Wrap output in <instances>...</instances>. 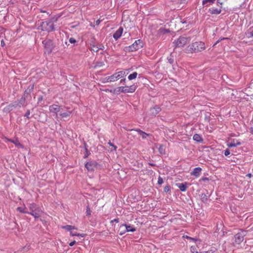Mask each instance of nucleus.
Listing matches in <instances>:
<instances>
[{
	"mask_svg": "<svg viewBox=\"0 0 253 253\" xmlns=\"http://www.w3.org/2000/svg\"><path fill=\"white\" fill-rule=\"evenodd\" d=\"M205 49V43L202 42H196L189 45L187 49L188 53H197L203 51Z\"/></svg>",
	"mask_w": 253,
	"mask_h": 253,
	"instance_id": "f257e3e1",
	"label": "nucleus"
},
{
	"mask_svg": "<svg viewBox=\"0 0 253 253\" xmlns=\"http://www.w3.org/2000/svg\"><path fill=\"white\" fill-rule=\"evenodd\" d=\"M57 18H54L46 21L42 22L41 24V27L42 31H45L50 32L54 30V25L53 21H56Z\"/></svg>",
	"mask_w": 253,
	"mask_h": 253,
	"instance_id": "f03ea898",
	"label": "nucleus"
},
{
	"mask_svg": "<svg viewBox=\"0 0 253 253\" xmlns=\"http://www.w3.org/2000/svg\"><path fill=\"white\" fill-rule=\"evenodd\" d=\"M29 209L30 212H29L28 214L33 215L35 219H38L41 214L42 213L41 208L35 203L31 204L29 206Z\"/></svg>",
	"mask_w": 253,
	"mask_h": 253,
	"instance_id": "7ed1b4c3",
	"label": "nucleus"
},
{
	"mask_svg": "<svg viewBox=\"0 0 253 253\" xmlns=\"http://www.w3.org/2000/svg\"><path fill=\"white\" fill-rule=\"evenodd\" d=\"M126 85L125 86H120L114 90L115 92H122L126 93H132L134 92L136 88V86L134 84H130L125 82Z\"/></svg>",
	"mask_w": 253,
	"mask_h": 253,
	"instance_id": "20e7f679",
	"label": "nucleus"
},
{
	"mask_svg": "<svg viewBox=\"0 0 253 253\" xmlns=\"http://www.w3.org/2000/svg\"><path fill=\"white\" fill-rule=\"evenodd\" d=\"M190 41V39L184 36H180L176 40H175L173 43L175 47H182L188 43Z\"/></svg>",
	"mask_w": 253,
	"mask_h": 253,
	"instance_id": "39448f33",
	"label": "nucleus"
},
{
	"mask_svg": "<svg viewBox=\"0 0 253 253\" xmlns=\"http://www.w3.org/2000/svg\"><path fill=\"white\" fill-rule=\"evenodd\" d=\"M246 231H242L235 236V243L236 244H240L244 240V237L246 235Z\"/></svg>",
	"mask_w": 253,
	"mask_h": 253,
	"instance_id": "423d86ee",
	"label": "nucleus"
},
{
	"mask_svg": "<svg viewBox=\"0 0 253 253\" xmlns=\"http://www.w3.org/2000/svg\"><path fill=\"white\" fill-rule=\"evenodd\" d=\"M143 46V43L142 41L138 40L135 41V42L129 46L130 49L133 51L137 50Z\"/></svg>",
	"mask_w": 253,
	"mask_h": 253,
	"instance_id": "0eeeda50",
	"label": "nucleus"
},
{
	"mask_svg": "<svg viewBox=\"0 0 253 253\" xmlns=\"http://www.w3.org/2000/svg\"><path fill=\"white\" fill-rule=\"evenodd\" d=\"M128 73L127 70L121 71L114 74L112 77L117 79H121L122 78L125 79Z\"/></svg>",
	"mask_w": 253,
	"mask_h": 253,
	"instance_id": "6e6552de",
	"label": "nucleus"
},
{
	"mask_svg": "<svg viewBox=\"0 0 253 253\" xmlns=\"http://www.w3.org/2000/svg\"><path fill=\"white\" fill-rule=\"evenodd\" d=\"M98 164L94 161H91L87 162L85 165V167L88 171H92L94 168L97 167Z\"/></svg>",
	"mask_w": 253,
	"mask_h": 253,
	"instance_id": "1a4fd4ad",
	"label": "nucleus"
},
{
	"mask_svg": "<svg viewBox=\"0 0 253 253\" xmlns=\"http://www.w3.org/2000/svg\"><path fill=\"white\" fill-rule=\"evenodd\" d=\"M61 110V106L56 104H53L49 107V110L51 113H54L56 115Z\"/></svg>",
	"mask_w": 253,
	"mask_h": 253,
	"instance_id": "9d476101",
	"label": "nucleus"
},
{
	"mask_svg": "<svg viewBox=\"0 0 253 253\" xmlns=\"http://www.w3.org/2000/svg\"><path fill=\"white\" fill-rule=\"evenodd\" d=\"M42 43L44 44L45 47L48 50L51 51L53 47V45L52 41L50 40H45L43 41Z\"/></svg>",
	"mask_w": 253,
	"mask_h": 253,
	"instance_id": "9b49d317",
	"label": "nucleus"
},
{
	"mask_svg": "<svg viewBox=\"0 0 253 253\" xmlns=\"http://www.w3.org/2000/svg\"><path fill=\"white\" fill-rule=\"evenodd\" d=\"M241 145V143L239 141L235 139L231 140V142H228L227 143V146L228 147H235Z\"/></svg>",
	"mask_w": 253,
	"mask_h": 253,
	"instance_id": "f8f14e48",
	"label": "nucleus"
},
{
	"mask_svg": "<svg viewBox=\"0 0 253 253\" xmlns=\"http://www.w3.org/2000/svg\"><path fill=\"white\" fill-rule=\"evenodd\" d=\"M202 169L200 167L195 168L193 169V171L191 172V175L194 176L196 177H198L201 175Z\"/></svg>",
	"mask_w": 253,
	"mask_h": 253,
	"instance_id": "ddd939ff",
	"label": "nucleus"
},
{
	"mask_svg": "<svg viewBox=\"0 0 253 253\" xmlns=\"http://www.w3.org/2000/svg\"><path fill=\"white\" fill-rule=\"evenodd\" d=\"M176 186L179 188L182 192H185L188 188V183L187 182L176 183Z\"/></svg>",
	"mask_w": 253,
	"mask_h": 253,
	"instance_id": "4468645a",
	"label": "nucleus"
},
{
	"mask_svg": "<svg viewBox=\"0 0 253 253\" xmlns=\"http://www.w3.org/2000/svg\"><path fill=\"white\" fill-rule=\"evenodd\" d=\"M123 32V29L122 27H120L118 29V30L114 34L113 38L115 40H118L122 35Z\"/></svg>",
	"mask_w": 253,
	"mask_h": 253,
	"instance_id": "2eb2a0df",
	"label": "nucleus"
},
{
	"mask_svg": "<svg viewBox=\"0 0 253 253\" xmlns=\"http://www.w3.org/2000/svg\"><path fill=\"white\" fill-rule=\"evenodd\" d=\"M161 111V108L159 106H155L154 107L151 108L150 109L151 113L154 115L156 116Z\"/></svg>",
	"mask_w": 253,
	"mask_h": 253,
	"instance_id": "dca6fc26",
	"label": "nucleus"
},
{
	"mask_svg": "<svg viewBox=\"0 0 253 253\" xmlns=\"http://www.w3.org/2000/svg\"><path fill=\"white\" fill-rule=\"evenodd\" d=\"M121 227H125L126 232H134L136 231V229L135 227H133L131 225H123Z\"/></svg>",
	"mask_w": 253,
	"mask_h": 253,
	"instance_id": "f3484780",
	"label": "nucleus"
},
{
	"mask_svg": "<svg viewBox=\"0 0 253 253\" xmlns=\"http://www.w3.org/2000/svg\"><path fill=\"white\" fill-rule=\"evenodd\" d=\"M13 107H14V108H21V107L20 106V105H19V104L18 103V101H16L13 102L12 103H11V104H10L8 105V108L9 109H11V110L12 109Z\"/></svg>",
	"mask_w": 253,
	"mask_h": 253,
	"instance_id": "a211bd4d",
	"label": "nucleus"
},
{
	"mask_svg": "<svg viewBox=\"0 0 253 253\" xmlns=\"http://www.w3.org/2000/svg\"><path fill=\"white\" fill-rule=\"evenodd\" d=\"M135 130L138 132L139 134L142 137L143 139H145L147 136H149V134L139 129H136Z\"/></svg>",
	"mask_w": 253,
	"mask_h": 253,
	"instance_id": "6ab92c4d",
	"label": "nucleus"
},
{
	"mask_svg": "<svg viewBox=\"0 0 253 253\" xmlns=\"http://www.w3.org/2000/svg\"><path fill=\"white\" fill-rule=\"evenodd\" d=\"M26 100L27 99L26 98L22 96L19 100H18L19 105H20L21 107L26 106L27 105Z\"/></svg>",
	"mask_w": 253,
	"mask_h": 253,
	"instance_id": "aec40b11",
	"label": "nucleus"
},
{
	"mask_svg": "<svg viewBox=\"0 0 253 253\" xmlns=\"http://www.w3.org/2000/svg\"><path fill=\"white\" fill-rule=\"evenodd\" d=\"M190 251L192 253H211L210 251H205V252L199 253L197 250L196 247L194 246L191 247Z\"/></svg>",
	"mask_w": 253,
	"mask_h": 253,
	"instance_id": "412c9836",
	"label": "nucleus"
},
{
	"mask_svg": "<svg viewBox=\"0 0 253 253\" xmlns=\"http://www.w3.org/2000/svg\"><path fill=\"white\" fill-rule=\"evenodd\" d=\"M211 13L212 14H219L221 13V10L220 9L215 8H211L210 9Z\"/></svg>",
	"mask_w": 253,
	"mask_h": 253,
	"instance_id": "4be33fe9",
	"label": "nucleus"
},
{
	"mask_svg": "<svg viewBox=\"0 0 253 253\" xmlns=\"http://www.w3.org/2000/svg\"><path fill=\"white\" fill-rule=\"evenodd\" d=\"M9 141L10 142H11L12 143H14L15 144V145L18 147H21V148L23 147V145L20 143L19 141L17 139L15 140L10 139V140H9Z\"/></svg>",
	"mask_w": 253,
	"mask_h": 253,
	"instance_id": "5701e85b",
	"label": "nucleus"
},
{
	"mask_svg": "<svg viewBox=\"0 0 253 253\" xmlns=\"http://www.w3.org/2000/svg\"><path fill=\"white\" fill-rule=\"evenodd\" d=\"M194 140L197 142H202L203 141V139L202 137L198 134H195L193 137Z\"/></svg>",
	"mask_w": 253,
	"mask_h": 253,
	"instance_id": "b1692460",
	"label": "nucleus"
},
{
	"mask_svg": "<svg viewBox=\"0 0 253 253\" xmlns=\"http://www.w3.org/2000/svg\"><path fill=\"white\" fill-rule=\"evenodd\" d=\"M215 0H203L202 4L203 5L208 6V3L209 4H213L215 2Z\"/></svg>",
	"mask_w": 253,
	"mask_h": 253,
	"instance_id": "393cba45",
	"label": "nucleus"
},
{
	"mask_svg": "<svg viewBox=\"0 0 253 253\" xmlns=\"http://www.w3.org/2000/svg\"><path fill=\"white\" fill-rule=\"evenodd\" d=\"M62 228L63 229H64L66 230L67 231H70V232L71 231V230L72 229H76L75 226H72V225H65V226H63L62 227Z\"/></svg>",
	"mask_w": 253,
	"mask_h": 253,
	"instance_id": "a878e982",
	"label": "nucleus"
},
{
	"mask_svg": "<svg viewBox=\"0 0 253 253\" xmlns=\"http://www.w3.org/2000/svg\"><path fill=\"white\" fill-rule=\"evenodd\" d=\"M22 96L26 98L27 100L31 99V93L26 90L24 91V93Z\"/></svg>",
	"mask_w": 253,
	"mask_h": 253,
	"instance_id": "bb28decb",
	"label": "nucleus"
},
{
	"mask_svg": "<svg viewBox=\"0 0 253 253\" xmlns=\"http://www.w3.org/2000/svg\"><path fill=\"white\" fill-rule=\"evenodd\" d=\"M71 114V111H67L66 112L62 113L60 114L62 118H66L69 117Z\"/></svg>",
	"mask_w": 253,
	"mask_h": 253,
	"instance_id": "cd10ccee",
	"label": "nucleus"
},
{
	"mask_svg": "<svg viewBox=\"0 0 253 253\" xmlns=\"http://www.w3.org/2000/svg\"><path fill=\"white\" fill-rule=\"evenodd\" d=\"M34 88V84H30L29 86L27 87V88L25 90L27 91L28 92H30V93L32 92Z\"/></svg>",
	"mask_w": 253,
	"mask_h": 253,
	"instance_id": "c85d7f7f",
	"label": "nucleus"
},
{
	"mask_svg": "<svg viewBox=\"0 0 253 253\" xmlns=\"http://www.w3.org/2000/svg\"><path fill=\"white\" fill-rule=\"evenodd\" d=\"M137 73L136 72H133L128 76V79H135L137 78Z\"/></svg>",
	"mask_w": 253,
	"mask_h": 253,
	"instance_id": "c756f323",
	"label": "nucleus"
},
{
	"mask_svg": "<svg viewBox=\"0 0 253 253\" xmlns=\"http://www.w3.org/2000/svg\"><path fill=\"white\" fill-rule=\"evenodd\" d=\"M17 210L22 213H28L29 212L28 211L25 210V208H23L22 207H18L17 208Z\"/></svg>",
	"mask_w": 253,
	"mask_h": 253,
	"instance_id": "7c9ffc66",
	"label": "nucleus"
},
{
	"mask_svg": "<svg viewBox=\"0 0 253 253\" xmlns=\"http://www.w3.org/2000/svg\"><path fill=\"white\" fill-rule=\"evenodd\" d=\"M70 235L72 236H81L83 237H84V234H81L78 233L77 232H73L72 231L70 232Z\"/></svg>",
	"mask_w": 253,
	"mask_h": 253,
	"instance_id": "2f4dec72",
	"label": "nucleus"
},
{
	"mask_svg": "<svg viewBox=\"0 0 253 253\" xmlns=\"http://www.w3.org/2000/svg\"><path fill=\"white\" fill-rule=\"evenodd\" d=\"M30 248V245L29 244H27L25 247H23L20 251L21 252L23 251H25V252H27Z\"/></svg>",
	"mask_w": 253,
	"mask_h": 253,
	"instance_id": "473e14b6",
	"label": "nucleus"
},
{
	"mask_svg": "<svg viewBox=\"0 0 253 253\" xmlns=\"http://www.w3.org/2000/svg\"><path fill=\"white\" fill-rule=\"evenodd\" d=\"M248 34L249 37H253V29H250Z\"/></svg>",
	"mask_w": 253,
	"mask_h": 253,
	"instance_id": "72a5a7b5",
	"label": "nucleus"
},
{
	"mask_svg": "<svg viewBox=\"0 0 253 253\" xmlns=\"http://www.w3.org/2000/svg\"><path fill=\"white\" fill-rule=\"evenodd\" d=\"M163 179L161 176H159L158 178V184L159 185H162L163 183Z\"/></svg>",
	"mask_w": 253,
	"mask_h": 253,
	"instance_id": "f704fd0d",
	"label": "nucleus"
},
{
	"mask_svg": "<svg viewBox=\"0 0 253 253\" xmlns=\"http://www.w3.org/2000/svg\"><path fill=\"white\" fill-rule=\"evenodd\" d=\"M103 63L102 62H97L95 65L94 66V68H96L97 67H100L103 66Z\"/></svg>",
	"mask_w": 253,
	"mask_h": 253,
	"instance_id": "c9c22d12",
	"label": "nucleus"
},
{
	"mask_svg": "<svg viewBox=\"0 0 253 253\" xmlns=\"http://www.w3.org/2000/svg\"><path fill=\"white\" fill-rule=\"evenodd\" d=\"M30 110H27L24 116L26 117L27 119H30Z\"/></svg>",
	"mask_w": 253,
	"mask_h": 253,
	"instance_id": "e433bc0d",
	"label": "nucleus"
},
{
	"mask_svg": "<svg viewBox=\"0 0 253 253\" xmlns=\"http://www.w3.org/2000/svg\"><path fill=\"white\" fill-rule=\"evenodd\" d=\"M69 42L71 43H75L76 42H77V41L73 38H70L69 40Z\"/></svg>",
	"mask_w": 253,
	"mask_h": 253,
	"instance_id": "4c0bfd02",
	"label": "nucleus"
},
{
	"mask_svg": "<svg viewBox=\"0 0 253 253\" xmlns=\"http://www.w3.org/2000/svg\"><path fill=\"white\" fill-rule=\"evenodd\" d=\"M90 154V153L88 151V150L87 151H85V154L84 156V159L87 158Z\"/></svg>",
	"mask_w": 253,
	"mask_h": 253,
	"instance_id": "58836bf2",
	"label": "nucleus"
},
{
	"mask_svg": "<svg viewBox=\"0 0 253 253\" xmlns=\"http://www.w3.org/2000/svg\"><path fill=\"white\" fill-rule=\"evenodd\" d=\"M91 212V211H90L89 207L87 206V207H86V215H90Z\"/></svg>",
	"mask_w": 253,
	"mask_h": 253,
	"instance_id": "ea45409f",
	"label": "nucleus"
},
{
	"mask_svg": "<svg viewBox=\"0 0 253 253\" xmlns=\"http://www.w3.org/2000/svg\"><path fill=\"white\" fill-rule=\"evenodd\" d=\"M164 190L165 192H168L170 191V187L169 186H166L164 187Z\"/></svg>",
	"mask_w": 253,
	"mask_h": 253,
	"instance_id": "a19ab883",
	"label": "nucleus"
},
{
	"mask_svg": "<svg viewBox=\"0 0 253 253\" xmlns=\"http://www.w3.org/2000/svg\"><path fill=\"white\" fill-rule=\"evenodd\" d=\"M230 151H229V150L228 149H226L224 151V155H225V156H227L229 155H230Z\"/></svg>",
	"mask_w": 253,
	"mask_h": 253,
	"instance_id": "79ce46f5",
	"label": "nucleus"
},
{
	"mask_svg": "<svg viewBox=\"0 0 253 253\" xmlns=\"http://www.w3.org/2000/svg\"><path fill=\"white\" fill-rule=\"evenodd\" d=\"M227 0H217V2L222 5Z\"/></svg>",
	"mask_w": 253,
	"mask_h": 253,
	"instance_id": "37998d69",
	"label": "nucleus"
},
{
	"mask_svg": "<svg viewBox=\"0 0 253 253\" xmlns=\"http://www.w3.org/2000/svg\"><path fill=\"white\" fill-rule=\"evenodd\" d=\"M184 238H185L186 239H190V240H193V241H196V239H194V238H193L192 237H190L189 236H188L187 235H185V236H183Z\"/></svg>",
	"mask_w": 253,
	"mask_h": 253,
	"instance_id": "c03bdc74",
	"label": "nucleus"
},
{
	"mask_svg": "<svg viewBox=\"0 0 253 253\" xmlns=\"http://www.w3.org/2000/svg\"><path fill=\"white\" fill-rule=\"evenodd\" d=\"M84 147L85 151H87L88 150L87 144L85 141L84 142Z\"/></svg>",
	"mask_w": 253,
	"mask_h": 253,
	"instance_id": "a18cd8bd",
	"label": "nucleus"
},
{
	"mask_svg": "<svg viewBox=\"0 0 253 253\" xmlns=\"http://www.w3.org/2000/svg\"><path fill=\"white\" fill-rule=\"evenodd\" d=\"M227 38H221L220 39H219L215 43V44H214L213 46H214L215 44H216L217 43H219L220 41H221L222 40H224V39H227Z\"/></svg>",
	"mask_w": 253,
	"mask_h": 253,
	"instance_id": "49530a36",
	"label": "nucleus"
},
{
	"mask_svg": "<svg viewBox=\"0 0 253 253\" xmlns=\"http://www.w3.org/2000/svg\"><path fill=\"white\" fill-rule=\"evenodd\" d=\"M208 180H209V178L208 177H202L201 179H200L199 180V181L200 182H201L202 181H205Z\"/></svg>",
	"mask_w": 253,
	"mask_h": 253,
	"instance_id": "de8ad7c7",
	"label": "nucleus"
},
{
	"mask_svg": "<svg viewBox=\"0 0 253 253\" xmlns=\"http://www.w3.org/2000/svg\"><path fill=\"white\" fill-rule=\"evenodd\" d=\"M98 49H99V48H98L97 47H96V46H93L92 50H93V51L97 52V51H98Z\"/></svg>",
	"mask_w": 253,
	"mask_h": 253,
	"instance_id": "09e8293b",
	"label": "nucleus"
},
{
	"mask_svg": "<svg viewBox=\"0 0 253 253\" xmlns=\"http://www.w3.org/2000/svg\"><path fill=\"white\" fill-rule=\"evenodd\" d=\"M160 31H161V32H164V33L169 32V30H165V29H160Z\"/></svg>",
	"mask_w": 253,
	"mask_h": 253,
	"instance_id": "8fccbe9b",
	"label": "nucleus"
},
{
	"mask_svg": "<svg viewBox=\"0 0 253 253\" xmlns=\"http://www.w3.org/2000/svg\"><path fill=\"white\" fill-rule=\"evenodd\" d=\"M76 242L75 241H73L69 243V245H70V246L72 247V246H74L76 244Z\"/></svg>",
	"mask_w": 253,
	"mask_h": 253,
	"instance_id": "3c124183",
	"label": "nucleus"
},
{
	"mask_svg": "<svg viewBox=\"0 0 253 253\" xmlns=\"http://www.w3.org/2000/svg\"><path fill=\"white\" fill-rule=\"evenodd\" d=\"M100 22V20L99 19L97 20L95 22L96 25H98Z\"/></svg>",
	"mask_w": 253,
	"mask_h": 253,
	"instance_id": "603ef678",
	"label": "nucleus"
},
{
	"mask_svg": "<svg viewBox=\"0 0 253 253\" xmlns=\"http://www.w3.org/2000/svg\"><path fill=\"white\" fill-rule=\"evenodd\" d=\"M250 132L252 134H253V126L251 127L250 128Z\"/></svg>",
	"mask_w": 253,
	"mask_h": 253,
	"instance_id": "864d4df0",
	"label": "nucleus"
},
{
	"mask_svg": "<svg viewBox=\"0 0 253 253\" xmlns=\"http://www.w3.org/2000/svg\"><path fill=\"white\" fill-rule=\"evenodd\" d=\"M247 177H249V178H251L252 176V174L251 173H248L246 175Z\"/></svg>",
	"mask_w": 253,
	"mask_h": 253,
	"instance_id": "5fc2aeb1",
	"label": "nucleus"
},
{
	"mask_svg": "<svg viewBox=\"0 0 253 253\" xmlns=\"http://www.w3.org/2000/svg\"><path fill=\"white\" fill-rule=\"evenodd\" d=\"M108 144L110 146H111V140H109V141H108Z\"/></svg>",
	"mask_w": 253,
	"mask_h": 253,
	"instance_id": "6e6d98bb",
	"label": "nucleus"
},
{
	"mask_svg": "<svg viewBox=\"0 0 253 253\" xmlns=\"http://www.w3.org/2000/svg\"><path fill=\"white\" fill-rule=\"evenodd\" d=\"M149 165L152 166H155V164H152V163H149Z\"/></svg>",
	"mask_w": 253,
	"mask_h": 253,
	"instance_id": "4d7b16f0",
	"label": "nucleus"
},
{
	"mask_svg": "<svg viewBox=\"0 0 253 253\" xmlns=\"http://www.w3.org/2000/svg\"><path fill=\"white\" fill-rule=\"evenodd\" d=\"M111 146H112V147H114L115 148V149H116V146H115L114 145H113L112 144H111Z\"/></svg>",
	"mask_w": 253,
	"mask_h": 253,
	"instance_id": "13d9d810",
	"label": "nucleus"
},
{
	"mask_svg": "<svg viewBox=\"0 0 253 253\" xmlns=\"http://www.w3.org/2000/svg\"><path fill=\"white\" fill-rule=\"evenodd\" d=\"M1 45L2 46V45H2V44H3V41H1Z\"/></svg>",
	"mask_w": 253,
	"mask_h": 253,
	"instance_id": "bf43d9fd",
	"label": "nucleus"
},
{
	"mask_svg": "<svg viewBox=\"0 0 253 253\" xmlns=\"http://www.w3.org/2000/svg\"><path fill=\"white\" fill-rule=\"evenodd\" d=\"M1 45L2 46V45H2V44H3V41H1Z\"/></svg>",
	"mask_w": 253,
	"mask_h": 253,
	"instance_id": "052dcab7",
	"label": "nucleus"
},
{
	"mask_svg": "<svg viewBox=\"0 0 253 253\" xmlns=\"http://www.w3.org/2000/svg\"><path fill=\"white\" fill-rule=\"evenodd\" d=\"M42 97L40 98L39 99V101H40V100H42Z\"/></svg>",
	"mask_w": 253,
	"mask_h": 253,
	"instance_id": "680f3d73",
	"label": "nucleus"
},
{
	"mask_svg": "<svg viewBox=\"0 0 253 253\" xmlns=\"http://www.w3.org/2000/svg\"><path fill=\"white\" fill-rule=\"evenodd\" d=\"M14 253H16V252H15Z\"/></svg>",
	"mask_w": 253,
	"mask_h": 253,
	"instance_id": "e2e57ef3",
	"label": "nucleus"
}]
</instances>
